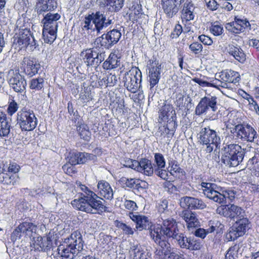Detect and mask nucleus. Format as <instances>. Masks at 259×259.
Instances as JSON below:
<instances>
[{
  "label": "nucleus",
  "instance_id": "obj_7",
  "mask_svg": "<svg viewBox=\"0 0 259 259\" xmlns=\"http://www.w3.org/2000/svg\"><path fill=\"white\" fill-rule=\"evenodd\" d=\"M244 150L238 144H227L222 149V162L228 167L240 164L244 157Z\"/></svg>",
  "mask_w": 259,
  "mask_h": 259
},
{
  "label": "nucleus",
  "instance_id": "obj_38",
  "mask_svg": "<svg viewBox=\"0 0 259 259\" xmlns=\"http://www.w3.org/2000/svg\"><path fill=\"white\" fill-rule=\"evenodd\" d=\"M21 230L22 234L30 237L33 233L36 231V226L31 222H24L19 225V229Z\"/></svg>",
  "mask_w": 259,
  "mask_h": 259
},
{
  "label": "nucleus",
  "instance_id": "obj_48",
  "mask_svg": "<svg viewBox=\"0 0 259 259\" xmlns=\"http://www.w3.org/2000/svg\"><path fill=\"white\" fill-rule=\"evenodd\" d=\"M111 242L110 236L104 234L100 235L98 244L101 247L104 249L105 250H108L110 247L109 244Z\"/></svg>",
  "mask_w": 259,
  "mask_h": 259
},
{
  "label": "nucleus",
  "instance_id": "obj_13",
  "mask_svg": "<svg viewBox=\"0 0 259 259\" xmlns=\"http://www.w3.org/2000/svg\"><path fill=\"white\" fill-rule=\"evenodd\" d=\"M231 133L238 139L248 142H258L259 135L250 125L247 123L237 124L232 128Z\"/></svg>",
  "mask_w": 259,
  "mask_h": 259
},
{
  "label": "nucleus",
  "instance_id": "obj_41",
  "mask_svg": "<svg viewBox=\"0 0 259 259\" xmlns=\"http://www.w3.org/2000/svg\"><path fill=\"white\" fill-rule=\"evenodd\" d=\"M120 182L123 187L138 189L141 187V182H142L139 179L122 177L120 179Z\"/></svg>",
  "mask_w": 259,
  "mask_h": 259
},
{
  "label": "nucleus",
  "instance_id": "obj_33",
  "mask_svg": "<svg viewBox=\"0 0 259 259\" xmlns=\"http://www.w3.org/2000/svg\"><path fill=\"white\" fill-rule=\"evenodd\" d=\"M120 64V57L116 53H110L108 59L103 63L102 67L106 70H111L116 68Z\"/></svg>",
  "mask_w": 259,
  "mask_h": 259
},
{
  "label": "nucleus",
  "instance_id": "obj_59",
  "mask_svg": "<svg viewBox=\"0 0 259 259\" xmlns=\"http://www.w3.org/2000/svg\"><path fill=\"white\" fill-rule=\"evenodd\" d=\"M193 197H184L181 198L180 204L184 208H191Z\"/></svg>",
  "mask_w": 259,
  "mask_h": 259
},
{
  "label": "nucleus",
  "instance_id": "obj_34",
  "mask_svg": "<svg viewBox=\"0 0 259 259\" xmlns=\"http://www.w3.org/2000/svg\"><path fill=\"white\" fill-rule=\"evenodd\" d=\"M176 111L171 105L165 104L162 106L159 110V117L163 121H166L173 117H176Z\"/></svg>",
  "mask_w": 259,
  "mask_h": 259
},
{
  "label": "nucleus",
  "instance_id": "obj_61",
  "mask_svg": "<svg viewBox=\"0 0 259 259\" xmlns=\"http://www.w3.org/2000/svg\"><path fill=\"white\" fill-rule=\"evenodd\" d=\"M176 117H173L171 118H169V119L167 120V123L166 124V126L165 127L167 130L170 132H174L177 126V123L176 122Z\"/></svg>",
  "mask_w": 259,
  "mask_h": 259
},
{
  "label": "nucleus",
  "instance_id": "obj_18",
  "mask_svg": "<svg viewBox=\"0 0 259 259\" xmlns=\"http://www.w3.org/2000/svg\"><path fill=\"white\" fill-rule=\"evenodd\" d=\"M216 211L217 213L231 219L243 217L244 213L243 209L234 204L220 206Z\"/></svg>",
  "mask_w": 259,
  "mask_h": 259
},
{
  "label": "nucleus",
  "instance_id": "obj_47",
  "mask_svg": "<svg viewBox=\"0 0 259 259\" xmlns=\"http://www.w3.org/2000/svg\"><path fill=\"white\" fill-rule=\"evenodd\" d=\"M193 81L202 87H214L220 89V84L219 83L220 82L217 80H215V79L211 82H209L202 79L201 78L195 77L193 79Z\"/></svg>",
  "mask_w": 259,
  "mask_h": 259
},
{
  "label": "nucleus",
  "instance_id": "obj_26",
  "mask_svg": "<svg viewBox=\"0 0 259 259\" xmlns=\"http://www.w3.org/2000/svg\"><path fill=\"white\" fill-rule=\"evenodd\" d=\"M94 18V24L95 28L98 33H100L103 29L108 27L112 24V20L106 19L104 13L97 11L95 13H93Z\"/></svg>",
  "mask_w": 259,
  "mask_h": 259
},
{
  "label": "nucleus",
  "instance_id": "obj_24",
  "mask_svg": "<svg viewBox=\"0 0 259 259\" xmlns=\"http://www.w3.org/2000/svg\"><path fill=\"white\" fill-rule=\"evenodd\" d=\"M181 18L183 22L193 20L196 14L195 7L191 0H185L182 4Z\"/></svg>",
  "mask_w": 259,
  "mask_h": 259
},
{
  "label": "nucleus",
  "instance_id": "obj_49",
  "mask_svg": "<svg viewBox=\"0 0 259 259\" xmlns=\"http://www.w3.org/2000/svg\"><path fill=\"white\" fill-rule=\"evenodd\" d=\"M44 85V79L42 78H33L30 82V88L31 90L39 91L41 90Z\"/></svg>",
  "mask_w": 259,
  "mask_h": 259
},
{
  "label": "nucleus",
  "instance_id": "obj_42",
  "mask_svg": "<svg viewBox=\"0 0 259 259\" xmlns=\"http://www.w3.org/2000/svg\"><path fill=\"white\" fill-rule=\"evenodd\" d=\"M130 252L133 255V259H151L148 253L141 250L138 245L131 247Z\"/></svg>",
  "mask_w": 259,
  "mask_h": 259
},
{
  "label": "nucleus",
  "instance_id": "obj_19",
  "mask_svg": "<svg viewBox=\"0 0 259 259\" xmlns=\"http://www.w3.org/2000/svg\"><path fill=\"white\" fill-rule=\"evenodd\" d=\"M215 76L219 78H215L220 83V87L227 88L228 87L227 82L236 83L238 81L239 74L238 72L232 70H226L222 71L219 75L216 74Z\"/></svg>",
  "mask_w": 259,
  "mask_h": 259
},
{
  "label": "nucleus",
  "instance_id": "obj_40",
  "mask_svg": "<svg viewBox=\"0 0 259 259\" xmlns=\"http://www.w3.org/2000/svg\"><path fill=\"white\" fill-rule=\"evenodd\" d=\"M169 164L170 166V169L169 172L171 176L180 179L185 175V172L184 170L180 167L177 161L175 160L170 161L169 162Z\"/></svg>",
  "mask_w": 259,
  "mask_h": 259
},
{
  "label": "nucleus",
  "instance_id": "obj_5",
  "mask_svg": "<svg viewBox=\"0 0 259 259\" xmlns=\"http://www.w3.org/2000/svg\"><path fill=\"white\" fill-rule=\"evenodd\" d=\"M43 16L41 23L43 25L42 36L45 42L52 44L57 37L61 14L49 12Z\"/></svg>",
  "mask_w": 259,
  "mask_h": 259
},
{
  "label": "nucleus",
  "instance_id": "obj_12",
  "mask_svg": "<svg viewBox=\"0 0 259 259\" xmlns=\"http://www.w3.org/2000/svg\"><path fill=\"white\" fill-rule=\"evenodd\" d=\"M17 120L22 132L32 131L38 123L34 112L26 108H23L18 112Z\"/></svg>",
  "mask_w": 259,
  "mask_h": 259
},
{
  "label": "nucleus",
  "instance_id": "obj_35",
  "mask_svg": "<svg viewBox=\"0 0 259 259\" xmlns=\"http://www.w3.org/2000/svg\"><path fill=\"white\" fill-rule=\"evenodd\" d=\"M11 125L8 121L7 115L0 112V137H7L10 133Z\"/></svg>",
  "mask_w": 259,
  "mask_h": 259
},
{
  "label": "nucleus",
  "instance_id": "obj_30",
  "mask_svg": "<svg viewBox=\"0 0 259 259\" xmlns=\"http://www.w3.org/2000/svg\"><path fill=\"white\" fill-rule=\"evenodd\" d=\"M92 155L85 152H72L69 153L67 158L71 165H75L85 163Z\"/></svg>",
  "mask_w": 259,
  "mask_h": 259
},
{
  "label": "nucleus",
  "instance_id": "obj_44",
  "mask_svg": "<svg viewBox=\"0 0 259 259\" xmlns=\"http://www.w3.org/2000/svg\"><path fill=\"white\" fill-rule=\"evenodd\" d=\"M124 0H107V6L112 12H118L123 6Z\"/></svg>",
  "mask_w": 259,
  "mask_h": 259
},
{
  "label": "nucleus",
  "instance_id": "obj_50",
  "mask_svg": "<svg viewBox=\"0 0 259 259\" xmlns=\"http://www.w3.org/2000/svg\"><path fill=\"white\" fill-rule=\"evenodd\" d=\"M174 238L177 240L179 246L181 248L186 249L190 237H187L183 233L179 234L178 233L177 235Z\"/></svg>",
  "mask_w": 259,
  "mask_h": 259
},
{
  "label": "nucleus",
  "instance_id": "obj_43",
  "mask_svg": "<svg viewBox=\"0 0 259 259\" xmlns=\"http://www.w3.org/2000/svg\"><path fill=\"white\" fill-rule=\"evenodd\" d=\"M117 82V77L115 74L110 73L103 77L99 84L100 86L113 87Z\"/></svg>",
  "mask_w": 259,
  "mask_h": 259
},
{
  "label": "nucleus",
  "instance_id": "obj_58",
  "mask_svg": "<svg viewBox=\"0 0 259 259\" xmlns=\"http://www.w3.org/2000/svg\"><path fill=\"white\" fill-rule=\"evenodd\" d=\"M206 207V205L202 200L193 197L191 207V209H202Z\"/></svg>",
  "mask_w": 259,
  "mask_h": 259
},
{
  "label": "nucleus",
  "instance_id": "obj_53",
  "mask_svg": "<svg viewBox=\"0 0 259 259\" xmlns=\"http://www.w3.org/2000/svg\"><path fill=\"white\" fill-rule=\"evenodd\" d=\"M19 108V105L17 103L12 99H9L8 102V107L7 108V112L10 116L15 113Z\"/></svg>",
  "mask_w": 259,
  "mask_h": 259
},
{
  "label": "nucleus",
  "instance_id": "obj_51",
  "mask_svg": "<svg viewBox=\"0 0 259 259\" xmlns=\"http://www.w3.org/2000/svg\"><path fill=\"white\" fill-rule=\"evenodd\" d=\"M239 248V244H235L231 247L226 254L225 259H236Z\"/></svg>",
  "mask_w": 259,
  "mask_h": 259
},
{
  "label": "nucleus",
  "instance_id": "obj_32",
  "mask_svg": "<svg viewBox=\"0 0 259 259\" xmlns=\"http://www.w3.org/2000/svg\"><path fill=\"white\" fill-rule=\"evenodd\" d=\"M228 54L232 56L240 63H244L246 60V55L242 49L238 46L230 44L226 48Z\"/></svg>",
  "mask_w": 259,
  "mask_h": 259
},
{
  "label": "nucleus",
  "instance_id": "obj_36",
  "mask_svg": "<svg viewBox=\"0 0 259 259\" xmlns=\"http://www.w3.org/2000/svg\"><path fill=\"white\" fill-rule=\"evenodd\" d=\"M151 161L147 158H142L140 167H139V172L147 176H151L154 172Z\"/></svg>",
  "mask_w": 259,
  "mask_h": 259
},
{
  "label": "nucleus",
  "instance_id": "obj_3",
  "mask_svg": "<svg viewBox=\"0 0 259 259\" xmlns=\"http://www.w3.org/2000/svg\"><path fill=\"white\" fill-rule=\"evenodd\" d=\"M83 243L80 232L75 231L58 247V253L62 259H73L83 249Z\"/></svg>",
  "mask_w": 259,
  "mask_h": 259
},
{
  "label": "nucleus",
  "instance_id": "obj_54",
  "mask_svg": "<svg viewBox=\"0 0 259 259\" xmlns=\"http://www.w3.org/2000/svg\"><path fill=\"white\" fill-rule=\"evenodd\" d=\"M259 164V151H254L253 156L249 158L247 163V166L250 169L258 165Z\"/></svg>",
  "mask_w": 259,
  "mask_h": 259
},
{
  "label": "nucleus",
  "instance_id": "obj_23",
  "mask_svg": "<svg viewBox=\"0 0 259 259\" xmlns=\"http://www.w3.org/2000/svg\"><path fill=\"white\" fill-rule=\"evenodd\" d=\"M181 217L185 221L188 230L193 233L195 228L200 226V222L196 214L189 210H184L180 214Z\"/></svg>",
  "mask_w": 259,
  "mask_h": 259
},
{
  "label": "nucleus",
  "instance_id": "obj_21",
  "mask_svg": "<svg viewBox=\"0 0 259 259\" xmlns=\"http://www.w3.org/2000/svg\"><path fill=\"white\" fill-rule=\"evenodd\" d=\"M250 24L246 19L235 17V20L232 22L227 23L226 29L235 34H238L244 31L245 29L249 30L251 29Z\"/></svg>",
  "mask_w": 259,
  "mask_h": 259
},
{
  "label": "nucleus",
  "instance_id": "obj_2",
  "mask_svg": "<svg viewBox=\"0 0 259 259\" xmlns=\"http://www.w3.org/2000/svg\"><path fill=\"white\" fill-rule=\"evenodd\" d=\"M161 214L158 219L160 226H156L150 229V237L152 240L158 244L159 248L165 247L167 249L171 246L167 238H174L177 235L179 229L176 221L172 218L164 219Z\"/></svg>",
  "mask_w": 259,
  "mask_h": 259
},
{
  "label": "nucleus",
  "instance_id": "obj_62",
  "mask_svg": "<svg viewBox=\"0 0 259 259\" xmlns=\"http://www.w3.org/2000/svg\"><path fill=\"white\" fill-rule=\"evenodd\" d=\"M154 172L163 180H167L168 178V172L163 168H155Z\"/></svg>",
  "mask_w": 259,
  "mask_h": 259
},
{
  "label": "nucleus",
  "instance_id": "obj_4",
  "mask_svg": "<svg viewBox=\"0 0 259 259\" xmlns=\"http://www.w3.org/2000/svg\"><path fill=\"white\" fill-rule=\"evenodd\" d=\"M15 34L13 37V45L22 49L30 45L31 47L35 46L36 40L32 35L29 29L27 28V24L23 18L18 19L16 23L15 29Z\"/></svg>",
  "mask_w": 259,
  "mask_h": 259
},
{
  "label": "nucleus",
  "instance_id": "obj_28",
  "mask_svg": "<svg viewBox=\"0 0 259 259\" xmlns=\"http://www.w3.org/2000/svg\"><path fill=\"white\" fill-rule=\"evenodd\" d=\"M23 63L24 64L23 66L24 72L25 74L30 77L37 74L40 68L38 61L33 58H25Z\"/></svg>",
  "mask_w": 259,
  "mask_h": 259
},
{
  "label": "nucleus",
  "instance_id": "obj_39",
  "mask_svg": "<svg viewBox=\"0 0 259 259\" xmlns=\"http://www.w3.org/2000/svg\"><path fill=\"white\" fill-rule=\"evenodd\" d=\"M77 131L81 139L88 141L90 140L91 133L87 124L78 122L77 125Z\"/></svg>",
  "mask_w": 259,
  "mask_h": 259
},
{
  "label": "nucleus",
  "instance_id": "obj_60",
  "mask_svg": "<svg viewBox=\"0 0 259 259\" xmlns=\"http://www.w3.org/2000/svg\"><path fill=\"white\" fill-rule=\"evenodd\" d=\"M189 49L191 52L195 54H199L202 51V45L198 42H194L189 46Z\"/></svg>",
  "mask_w": 259,
  "mask_h": 259
},
{
  "label": "nucleus",
  "instance_id": "obj_63",
  "mask_svg": "<svg viewBox=\"0 0 259 259\" xmlns=\"http://www.w3.org/2000/svg\"><path fill=\"white\" fill-rule=\"evenodd\" d=\"M182 32L183 28L182 26L179 24H177L175 25V28L171 32L170 36L172 39L177 38L180 35Z\"/></svg>",
  "mask_w": 259,
  "mask_h": 259
},
{
  "label": "nucleus",
  "instance_id": "obj_27",
  "mask_svg": "<svg viewBox=\"0 0 259 259\" xmlns=\"http://www.w3.org/2000/svg\"><path fill=\"white\" fill-rule=\"evenodd\" d=\"M161 2L163 11L169 18L173 17L178 13L182 4L180 0H162Z\"/></svg>",
  "mask_w": 259,
  "mask_h": 259
},
{
  "label": "nucleus",
  "instance_id": "obj_16",
  "mask_svg": "<svg viewBox=\"0 0 259 259\" xmlns=\"http://www.w3.org/2000/svg\"><path fill=\"white\" fill-rule=\"evenodd\" d=\"M53 239L54 232L50 231L46 236L34 238L31 246L34 250L47 252L50 250L53 246Z\"/></svg>",
  "mask_w": 259,
  "mask_h": 259
},
{
  "label": "nucleus",
  "instance_id": "obj_20",
  "mask_svg": "<svg viewBox=\"0 0 259 259\" xmlns=\"http://www.w3.org/2000/svg\"><path fill=\"white\" fill-rule=\"evenodd\" d=\"M57 7L55 0H36L34 11L38 16L44 15L49 12H54Z\"/></svg>",
  "mask_w": 259,
  "mask_h": 259
},
{
  "label": "nucleus",
  "instance_id": "obj_57",
  "mask_svg": "<svg viewBox=\"0 0 259 259\" xmlns=\"http://www.w3.org/2000/svg\"><path fill=\"white\" fill-rule=\"evenodd\" d=\"M79 99L83 103H87L92 100V97L91 95V92L90 91H88L87 89H85L82 91L80 94Z\"/></svg>",
  "mask_w": 259,
  "mask_h": 259
},
{
  "label": "nucleus",
  "instance_id": "obj_25",
  "mask_svg": "<svg viewBox=\"0 0 259 259\" xmlns=\"http://www.w3.org/2000/svg\"><path fill=\"white\" fill-rule=\"evenodd\" d=\"M129 217L136 224V228L139 231L148 229L150 233L151 227L155 226L152 225L148 217L145 215L135 214L133 212L128 213Z\"/></svg>",
  "mask_w": 259,
  "mask_h": 259
},
{
  "label": "nucleus",
  "instance_id": "obj_29",
  "mask_svg": "<svg viewBox=\"0 0 259 259\" xmlns=\"http://www.w3.org/2000/svg\"><path fill=\"white\" fill-rule=\"evenodd\" d=\"M164 248L156 249L155 259H185L183 254L171 251V246L167 249Z\"/></svg>",
  "mask_w": 259,
  "mask_h": 259
},
{
  "label": "nucleus",
  "instance_id": "obj_22",
  "mask_svg": "<svg viewBox=\"0 0 259 259\" xmlns=\"http://www.w3.org/2000/svg\"><path fill=\"white\" fill-rule=\"evenodd\" d=\"M249 221L247 218H243L237 221L232 230L230 231L229 235L232 240H235L239 237L243 236L249 227Z\"/></svg>",
  "mask_w": 259,
  "mask_h": 259
},
{
  "label": "nucleus",
  "instance_id": "obj_17",
  "mask_svg": "<svg viewBox=\"0 0 259 259\" xmlns=\"http://www.w3.org/2000/svg\"><path fill=\"white\" fill-rule=\"evenodd\" d=\"M162 71L161 65L157 61H153L149 66L148 80L149 83L150 90L151 92L154 91L161 77Z\"/></svg>",
  "mask_w": 259,
  "mask_h": 259
},
{
  "label": "nucleus",
  "instance_id": "obj_14",
  "mask_svg": "<svg viewBox=\"0 0 259 259\" xmlns=\"http://www.w3.org/2000/svg\"><path fill=\"white\" fill-rule=\"evenodd\" d=\"M8 82L15 92L25 93L27 82L24 77L20 74L19 70H10L9 71Z\"/></svg>",
  "mask_w": 259,
  "mask_h": 259
},
{
  "label": "nucleus",
  "instance_id": "obj_8",
  "mask_svg": "<svg viewBox=\"0 0 259 259\" xmlns=\"http://www.w3.org/2000/svg\"><path fill=\"white\" fill-rule=\"evenodd\" d=\"M220 132L211 129L209 126L201 128L197 134V139L199 143L205 146V151L211 153L214 149H219L221 144V138Z\"/></svg>",
  "mask_w": 259,
  "mask_h": 259
},
{
  "label": "nucleus",
  "instance_id": "obj_10",
  "mask_svg": "<svg viewBox=\"0 0 259 259\" xmlns=\"http://www.w3.org/2000/svg\"><path fill=\"white\" fill-rule=\"evenodd\" d=\"M142 80V72L137 67H132L129 71L125 72L122 79L124 88L132 93L140 91Z\"/></svg>",
  "mask_w": 259,
  "mask_h": 259
},
{
  "label": "nucleus",
  "instance_id": "obj_45",
  "mask_svg": "<svg viewBox=\"0 0 259 259\" xmlns=\"http://www.w3.org/2000/svg\"><path fill=\"white\" fill-rule=\"evenodd\" d=\"M94 18L93 13L86 16L83 22L81 23V27L83 30H94L96 29L94 27Z\"/></svg>",
  "mask_w": 259,
  "mask_h": 259
},
{
  "label": "nucleus",
  "instance_id": "obj_6",
  "mask_svg": "<svg viewBox=\"0 0 259 259\" xmlns=\"http://www.w3.org/2000/svg\"><path fill=\"white\" fill-rule=\"evenodd\" d=\"M201 186L204 195L207 198L220 204L227 203V199L232 201L235 196L233 191L228 190L221 193L222 188L213 183L202 182Z\"/></svg>",
  "mask_w": 259,
  "mask_h": 259
},
{
  "label": "nucleus",
  "instance_id": "obj_1",
  "mask_svg": "<svg viewBox=\"0 0 259 259\" xmlns=\"http://www.w3.org/2000/svg\"><path fill=\"white\" fill-rule=\"evenodd\" d=\"M81 190L80 197L75 199L71 202L75 209L87 213H95L94 210L99 213L106 211L107 207L102 201L101 197L107 200H111L113 197V190L110 184L105 181H100L97 185L98 196L86 186L80 184Z\"/></svg>",
  "mask_w": 259,
  "mask_h": 259
},
{
  "label": "nucleus",
  "instance_id": "obj_37",
  "mask_svg": "<svg viewBox=\"0 0 259 259\" xmlns=\"http://www.w3.org/2000/svg\"><path fill=\"white\" fill-rule=\"evenodd\" d=\"M218 223H215L214 221H210L208 223L209 228L205 229L203 228H198L194 231V235L196 237L201 238H204L207 234L213 232L215 228L217 226Z\"/></svg>",
  "mask_w": 259,
  "mask_h": 259
},
{
  "label": "nucleus",
  "instance_id": "obj_11",
  "mask_svg": "<svg viewBox=\"0 0 259 259\" xmlns=\"http://www.w3.org/2000/svg\"><path fill=\"white\" fill-rule=\"evenodd\" d=\"M80 57L87 66L93 67L98 66L103 62L106 55L104 48L98 46L81 52Z\"/></svg>",
  "mask_w": 259,
  "mask_h": 259
},
{
  "label": "nucleus",
  "instance_id": "obj_15",
  "mask_svg": "<svg viewBox=\"0 0 259 259\" xmlns=\"http://www.w3.org/2000/svg\"><path fill=\"white\" fill-rule=\"evenodd\" d=\"M121 36V34L119 30L113 29L98 37L95 40V45H100V47L109 49L118 42Z\"/></svg>",
  "mask_w": 259,
  "mask_h": 259
},
{
  "label": "nucleus",
  "instance_id": "obj_46",
  "mask_svg": "<svg viewBox=\"0 0 259 259\" xmlns=\"http://www.w3.org/2000/svg\"><path fill=\"white\" fill-rule=\"evenodd\" d=\"M202 246V241L200 239L190 237L186 249L190 250H198L200 249Z\"/></svg>",
  "mask_w": 259,
  "mask_h": 259
},
{
  "label": "nucleus",
  "instance_id": "obj_52",
  "mask_svg": "<svg viewBox=\"0 0 259 259\" xmlns=\"http://www.w3.org/2000/svg\"><path fill=\"white\" fill-rule=\"evenodd\" d=\"M154 162L156 164L155 168H164L165 167V160L163 155L159 153L154 154Z\"/></svg>",
  "mask_w": 259,
  "mask_h": 259
},
{
  "label": "nucleus",
  "instance_id": "obj_31",
  "mask_svg": "<svg viewBox=\"0 0 259 259\" xmlns=\"http://www.w3.org/2000/svg\"><path fill=\"white\" fill-rule=\"evenodd\" d=\"M191 99H186L185 101L184 97L182 94L177 95L175 104L178 112L182 111V115L183 117H186L189 113V109L191 107Z\"/></svg>",
  "mask_w": 259,
  "mask_h": 259
},
{
  "label": "nucleus",
  "instance_id": "obj_55",
  "mask_svg": "<svg viewBox=\"0 0 259 259\" xmlns=\"http://www.w3.org/2000/svg\"><path fill=\"white\" fill-rule=\"evenodd\" d=\"M210 31L214 35L219 36L222 34L224 29L221 24L218 22H215L211 25Z\"/></svg>",
  "mask_w": 259,
  "mask_h": 259
},
{
  "label": "nucleus",
  "instance_id": "obj_64",
  "mask_svg": "<svg viewBox=\"0 0 259 259\" xmlns=\"http://www.w3.org/2000/svg\"><path fill=\"white\" fill-rule=\"evenodd\" d=\"M168 206V202L166 200L164 199L160 201L157 205L158 211L161 213H164L167 209Z\"/></svg>",
  "mask_w": 259,
  "mask_h": 259
},
{
  "label": "nucleus",
  "instance_id": "obj_9",
  "mask_svg": "<svg viewBox=\"0 0 259 259\" xmlns=\"http://www.w3.org/2000/svg\"><path fill=\"white\" fill-rule=\"evenodd\" d=\"M218 99L215 96H205L201 99L195 108L197 115L205 114L210 120L217 119L219 112Z\"/></svg>",
  "mask_w": 259,
  "mask_h": 259
},
{
  "label": "nucleus",
  "instance_id": "obj_56",
  "mask_svg": "<svg viewBox=\"0 0 259 259\" xmlns=\"http://www.w3.org/2000/svg\"><path fill=\"white\" fill-rule=\"evenodd\" d=\"M116 226L119 229L122 230L123 233L126 235H132L134 234V231L132 228L124 223L119 221H116Z\"/></svg>",
  "mask_w": 259,
  "mask_h": 259
}]
</instances>
